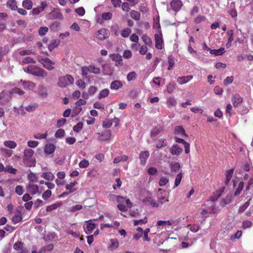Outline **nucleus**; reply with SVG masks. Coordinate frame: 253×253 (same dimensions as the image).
Returning <instances> with one entry per match:
<instances>
[{
	"instance_id": "nucleus-1",
	"label": "nucleus",
	"mask_w": 253,
	"mask_h": 253,
	"mask_svg": "<svg viewBox=\"0 0 253 253\" xmlns=\"http://www.w3.org/2000/svg\"><path fill=\"white\" fill-rule=\"evenodd\" d=\"M26 71L27 73L38 77H44L47 75L46 72L43 69L35 65L28 66Z\"/></svg>"
},
{
	"instance_id": "nucleus-2",
	"label": "nucleus",
	"mask_w": 253,
	"mask_h": 253,
	"mask_svg": "<svg viewBox=\"0 0 253 253\" xmlns=\"http://www.w3.org/2000/svg\"><path fill=\"white\" fill-rule=\"evenodd\" d=\"M74 79L70 75H66L59 78L57 84L58 86L65 88L67 86L72 84L74 83Z\"/></svg>"
},
{
	"instance_id": "nucleus-3",
	"label": "nucleus",
	"mask_w": 253,
	"mask_h": 253,
	"mask_svg": "<svg viewBox=\"0 0 253 253\" xmlns=\"http://www.w3.org/2000/svg\"><path fill=\"white\" fill-rule=\"evenodd\" d=\"M38 61L42 65L43 67L48 70H52L54 68L55 63L47 57H38Z\"/></svg>"
},
{
	"instance_id": "nucleus-4",
	"label": "nucleus",
	"mask_w": 253,
	"mask_h": 253,
	"mask_svg": "<svg viewBox=\"0 0 253 253\" xmlns=\"http://www.w3.org/2000/svg\"><path fill=\"white\" fill-rule=\"evenodd\" d=\"M12 92L3 91L0 93V105H4L9 102L12 98Z\"/></svg>"
},
{
	"instance_id": "nucleus-5",
	"label": "nucleus",
	"mask_w": 253,
	"mask_h": 253,
	"mask_svg": "<svg viewBox=\"0 0 253 253\" xmlns=\"http://www.w3.org/2000/svg\"><path fill=\"white\" fill-rule=\"evenodd\" d=\"M177 242V240L176 238H168L166 240L164 241L165 243L171 244L172 245V247L169 249H161L160 251L162 252H163L164 253H167L169 252H171L172 250L173 249L174 244Z\"/></svg>"
},
{
	"instance_id": "nucleus-6",
	"label": "nucleus",
	"mask_w": 253,
	"mask_h": 253,
	"mask_svg": "<svg viewBox=\"0 0 253 253\" xmlns=\"http://www.w3.org/2000/svg\"><path fill=\"white\" fill-rule=\"evenodd\" d=\"M109 35V32L108 30L105 29H101L98 31L97 38L103 41L105 39L107 38Z\"/></svg>"
},
{
	"instance_id": "nucleus-7",
	"label": "nucleus",
	"mask_w": 253,
	"mask_h": 253,
	"mask_svg": "<svg viewBox=\"0 0 253 253\" xmlns=\"http://www.w3.org/2000/svg\"><path fill=\"white\" fill-rule=\"evenodd\" d=\"M242 101V98L238 94H234L232 97V102L235 107H238Z\"/></svg>"
},
{
	"instance_id": "nucleus-8",
	"label": "nucleus",
	"mask_w": 253,
	"mask_h": 253,
	"mask_svg": "<svg viewBox=\"0 0 253 253\" xmlns=\"http://www.w3.org/2000/svg\"><path fill=\"white\" fill-rule=\"evenodd\" d=\"M27 190L32 195H35L38 192L39 187L38 185L34 184L33 183L29 182V184L27 186Z\"/></svg>"
},
{
	"instance_id": "nucleus-9",
	"label": "nucleus",
	"mask_w": 253,
	"mask_h": 253,
	"mask_svg": "<svg viewBox=\"0 0 253 253\" xmlns=\"http://www.w3.org/2000/svg\"><path fill=\"white\" fill-rule=\"evenodd\" d=\"M170 6L175 11H178L182 5L181 1L180 0H173L171 1Z\"/></svg>"
},
{
	"instance_id": "nucleus-10",
	"label": "nucleus",
	"mask_w": 253,
	"mask_h": 253,
	"mask_svg": "<svg viewBox=\"0 0 253 253\" xmlns=\"http://www.w3.org/2000/svg\"><path fill=\"white\" fill-rule=\"evenodd\" d=\"M155 46L157 49H162L163 47V41L161 36L158 34L155 35Z\"/></svg>"
},
{
	"instance_id": "nucleus-11",
	"label": "nucleus",
	"mask_w": 253,
	"mask_h": 253,
	"mask_svg": "<svg viewBox=\"0 0 253 253\" xmlns=\"http://www.w3.org/2000/svg\"><path fill=\"white\" fill-rule=\"evenodd\" d=\"M110 57L113 60L116 61V66L123 64L122 57L119 54H111Z\"/></svg>"
},
{
	"instance_id": "nucleus-12",
	"label": "nucleus",
	"mask_w": 253,
	"mask_h": 253,
	"mask_svg": "<svg viewBox=\"0 0 253 253\" xmlns=\"http://www.w3.org/2000/svg\"><path fill=\"white\" fill-rule=\"evenodd\" d=\"M174 139L176 142L182 143L184 145L185 152L186 153H188L190 152V145L188 143L185 141L184 139L179 138L177 137H175Z\"/></svg>"
},
{
	"instance_id": "nucleus-13",
	"label": "nucleus",
	"mask_w": 253,
	"mask_h": 253,
	"mask_svg": "<svg viewBox=\"0 0 253 253\" xmlns=\"http://www.w3.org/2000/svg\"><path fill=\"white\" fill-rule=\"evenodd\" d=\"M55 149V145L51 143L47 144L44 146V152L47 154H52L54 152Z\"/></svg>"
},
{
	"instance_id": "nucleus-14",
	"label": "nucleus",
	"mask_w": 253,
	"mask_h": 253,
	"mask_svg": "<svg viewBox=\"0 0 253 253\" xmlns=\"http://www.w3.org/2000/svg\"><path fill=\"white\" fill-rule=\"evenodd\" d=\"M22 83V85L25 88L32 90L35 87V84L31 81H25L21 80L20 81Z\"/></svg>"
},
{
	"instance_id": "nucleus-15",
	"label": "nucleus",
	"mask_w": 253,
	"mask_h": 253,
	"mask_svg": "<svg viewBox=\"0 0 253 253\" xmlns=\"http://www.w3.org/2000/svg\"><path fill=\"white\" fill-rule=\"evenodd\" d=\"M48 18L52 19H62L63 18V16L60 12L56 11H53L48 14Z\"/></svg>"
},
{
	"instance_id": "nucleus-16",
	"label": "nucleus",
	"mask_w": 253,
	"mask_h": 253,
	"mask_svg": "<svg viewBox=\"0 0 253 253\" xmlns=\"http://www.w3.org/2000/svg\"><path fill=\"white\" fill-rule=\"evenodd\" d=\"M193 78L192 76H183L181 77H178L177 80V82L178 84H182L187 83L188 81L191 80Z\"/></svg>"
},
{
	"instance_id": "nucleus-17",
	"label": "nucleus",
	"mask_w": 253,
	"mask_h": 253,
	"mask_svg": "<svg viewBox=\"0 0 253 253\" xmlns=\"http://www.w3.org/2000/svg\"><path fill=\"white\" fill-rule=\"evenodd\" d=\"M170 150L173 155H179L182 151V149L177 144L174 145Z\"/></svg>"
},
{
	"instance_id": "nucleus-18",
	"label": "nucleus",
	"mask_w": 253,
	"mask_h": 253,
	"mask_svg": "<svg viewBox=\"0 0 253 253\" xmlns=\"http://www.w3.org/2000/svg\"><path fill=\"white\" fill-rule=\"evenodd\" d=\"M123 86L122 82L120 81H114L111 84L110 88L112 89H118L121 88Z\"/></svg>"
},
{
	"instance_id": "nucleus-19",
	"label": "nucleus",
	"mask_w": 253,
	"mask_h": 253,
	"mask_svg": "<svg viewBox=\"0 0 253 253\" xmlns=\"http://www.w3.org/2000/svg\"><path fill=\"white\" fill-rule=\"evenodd\" d=\"M225 52L224 47H220L218 49H211L210 50V53L214 55H221Z\"/></svg>"
},
{
	"instance_id": "nucleus-20",
	"label": "nucleus",
	"mask_w": 253,
	"mask_h": 253,
	"mask_svg": "<svg viewBox=\"0 0 253 253\" xmlns=\"http://www.w3.org/2000/svg\"><path fill=\"white\" fill-rule=\"evenodd\" d=\"M234 172V169H231L228 170H227L226 172V179L225 181V184L226 185H228L229 182L231 177H232V175Z\"/></svg>"
},
{
	"instance_id": "nucleus-21",
	"label": "nucleus",
	"mask_w": 253,
	"mask_h": 253,
	"mask_svg": "<svg viewBox=\"0 0 253 253\" xmlns=\"http://www.w3.org/2000/svg\"><path fill=\"white\" fill-rule=\"evenodd\" d=\"M130 17L136 21L139 20L140 19V13L139 12L132 10L130 12Z\"/></svg>"
},
{
	"instance_id": "nucleus-22",
	"label": "nucleus",
	"mask_w": 253,
	"mask_h": 253,
	"mask_svg": "<svg viewBox=\"0 0 253 253\" xmlns=\"http://www.w3.org/2000/svg\"><path fill=\"white\" fill-rule=\"evenodd\" d=\"M23 163L27 167H31L35 166L36 162L35 159H23Z\"/></svg>"
},
{
	"instance_id": "nucleus-23",
	"label": "nucleus",
	"mask_w": 253,
	"mask_h": 253,
	"mask_svg": "<svg viewBox=\"0 0 253 253\" xmlns=\"http://www.w3.org/2000/svg\"><path fill=\"white\" fill-rule=\"evenodd\" d=\"M78 184L76 181H74V182H71L70 184H68L66 185V189L70 191V192H74L77 189L76 188H73V187Z\"/></svg>"
},
{
	"instance_id": "nucleus-24",
	"label": "nucleus",
	"mask_w": 253,
	"mask_h": 253,
	"mask_svg": "<svg viewBox=\"0 0 253 253\" xmlns=\"http://www.w3.org/2000/svg\"><path fill=\"white\" fill-rule=\"evenodd\" d=\"M174 132L175 133H177L180 134H181L182 136H187L186 134L185 133V130L184 128L181 126H176L174 128Z\"/></svg>"
},
{
	"instance_id": "nucleus-25",
	"label": "nucleus",
	"mask_w": 253,
	"mask_h": 253,
	"mask_svg": "<svg viewBox=\"0 0 253 253\" xmlns=\"http://www.w3.org/2000/svg\"><path fill=\"white\" fill-rule=\"evenodd\" d=\"M23 6L28 10L31 9L33 6V2L31 0H24L22 2Z\"/></svg>"
},
{
	"instance_id": "nucleus-26",
	"label": "nucleus",
	"mask_w": 253,
	"mask_h": 253,
	"mask_svg": "<svg viewBox=\"0 0 253 253\" xmlns=\"http://www.w3.org/2000/svg\"><path fill=\"white\" fill-rule=\"evenodd\" d=\"M28 178L29 180V182L34 183V182L38 181V177L32 171L28 175Z\"/></svg>"
},
{
	"instance_id": "nucleus-27",
	"label": "nucleus",
	"mask_w": 253,
	"mask_h": 253,
	"mask_svg": "<svg viewBox=\"0 0 253 253\" xmlns=\"http://www.w3.org/2000/svg\"><path fill=\"white\" fill-rule=\"evenodd\" d=\"M169 166L171 171H177L180 168V164L176 162H171L170 163Z\"/></svg>"
},
{
	"instance_id": "nucleus-28",
	"label": "nucleus",
	"mask_w": 253,
	"mask_h": 253,
	"mask_svg": "<svg viewBox=\"0 0 253 253\" xmlns=\"http://www.w3.org/2000/svg\"><path fill=\"white\" fill-rule=\"evenodd\" d=\"M4 145L10 149H13L16 147L17 144L13 141H5L4 142Z\"/></svg>"
},
{
	"instance_id": "nucleus-29",
	"label": "nucleus",
	"mask_w": 253,
	"mask_h": 253,
	"mask_svg": "<svg viewBox=\"0 0 253 253\" xmlns=\"http://www.w3.org/2000/svg\"><path fill=\"white\" fill-rule=\"evenodd\" d=\"M42 176L45 179L48 180H52L54 178V175L49 172H43L42 173Z\"/></svg>"
},
{
	"instance_id": "nucleus-30",
	"label": "nucleus",
	"mask_w": 253,
	"mask_h": 253,
	"mask_svg": "<svg viewBox=\"0 0 253 253\" xmlns=\"http://www.w3.org/2000/svg\"><path fill=\"white\" fill-rule=\"evenodd\" d=\"M91 220H89L87 221L88 224L87 225L86 228L87 229L88 232L87 234H90L91 231L95 228V224L94 223L91 222Z\"/></svg>"
},
{
	"instance_id": "nucleus-31",
	"label": "nucleus",
	"mask_w": 253,
	"mask_h": 253,
	"mask_svg": "<svg viewBox=\"0 0 253 253\" xmlns=\"http://www.w3.org/2000/svg\"><path fill=\"white\" fill-rule=\"evenodd\" d=\"M38 93L42 97L47 96L46 89L42 85H40L38 89Z\"/></svg>"
},
{
	"instance_id": "nucleus-32",
	"label": "nucleus",
	"mask_w": 253,
	"mask_h": 253,
	"mask_svg": "<svg viewBox=\"0 0 253 253\" xmlns=\"http://www.w3.org/2000/svg\"><path fill=\"white\" fill-rule=\"evenodd\" d=\"M7 5L12 10H15L17 8L16 1L15 0H9L7 2Z\"/></svg>"
},
{
	"instance_id": "nucleus-33",
	"label": "nucleus",
	"mask_w": 253,
	"mask_h": 253,
	"mask_svg": "<svg viewBox=\"0 0 253 253\" xmlns=\"http://www.w3.org/2000/svg\"><path fill=\"white\" fill-rule=\"evenodd\" d=\"M142 40L145 42V44L149 46H151L152 44V42L151 39L146 35H144L141 37Z\"/></svg>"
},
{
	"instance_id": "nucleus-34",
	"label": "nucleus",
	"mask_w": 253,
	"mask_h": 253,
	"mask_svg": "<svg viewBox=\"0 0 253 253\" xmlns=\"http://www.w3.org/2000/svg\"><path fill=\"white\" fill-rule=\"evenodd\" d=\"M22 219V217L20 212H17L15 214L14 216L12 217V220L14 223L19 222Z\"/></svg>"
},
{
	"instance_id": "nucleus-35",
	"label": "nucleus",
	"mask_w": 253,
	"mask_h": 253,
	"mask_svg": "<svg viewBox=\"0 0 253 253\" xmlns=\"http://www.w3.org/2000/svg\"><path fill=\"white\" fill-rule=\"evenodd\" d=\"M109 93V90L108 89H104L102 90L98 95V98L99 99L106 97L108 95Z\"/></svg>"
},
{
	"instance_id": "nucleus-36",
	"label": "nucleus",
	"mask_w": 253,
	"mask_h": 253,
	"mask_svg": "<svg viewBox=\"0 0 253 253\" xmlns=\"http://www.w3.org/2000/svg\"><path fill=\"white\" fill-rule=\"evenodd\" d=\"M34 151L31 149H27L24 151V156L26 158H31L33 154Z\"/></svg>"
},
{
	"instance_id": "nucleus-37",
	"label": "nucleus",
	"mask_w": 253,
	"mask_h": 253,
	"mask_svg": "<svg viewBox=\"0 0 253 253\" xmlns=\"http://www.w3.org/2000/svg\"><path fill=\"white\" fill-rule=\"evenodd\" d=\"M89 67V71L91 73H94L95 74H99L100 73V69L98 68H96L93 65H90Z\"/></svg>"
},
{
	"instance_id": "nucleus-38",
	"label": "nucleus",
	"mask_w": 253,
	"mask_h": 253,
	"mask_svg": "<svg viewBox=\"0 0 253 253\" xmlns=\"http://www.w3.org/2000/svg\"><path fill=\"white\" fill-rule=\"evenodd\" d=\"M182 176H183V175L181 172H180L179 173H178L177 175L175 180L174 186V188L177 187L179 185V184L181 182V180L182 179Z\"/></svg>"
},
{
	"instance_id": "nucleus-39",
	"label": "nucleus",
	"mask_w": 253,
	"mask_h": 253,
	"mask_svg": "<svg viewBox=\"0 0 253 253\" xmlns=\"http://www.w3.org/2000/svg\"><path fill=\"white\" fill-rule=\"evenodd\" d=\"M38 105L37 104H32L29 105L25 107V110L29 112H33L37 108Z\"/></svg>"
},
{
	"instance_id": "nucleus-40",
	"label": "nucleus",
	"mask_w": 253,
	"mask_h": 253,
	"mask_svg": "<svg viewBox=\"0 0 253 253\" xmlns=\"http://www.w3.org/2000/svg\"><path fill=\"white\" fill-rule=\"evenodd\" d=\"M167 145V143L166 141V140L165 139H161L159 140L157 145L156 147L158 148H161L162 147L165 146Z\"/></svg>"
},
{
	"instance_id": "nucleus-41",
	"label": "nucleus",
	"mask_w": 253,
	"mask_h": 253,
	"mask_svg": "<svg viewBox=\"0 0 253 253\" xmlns=\"http://www.w3.org/2000/svg\"><path fill=\"white\" fill-rule=\"evenodd\" d=\"M243 186H244V182H242V181H241L239 185H238V186L236 189V190L235 191V193H234V196H237L239 194H240L243 188Z\"/></svg>"
},
{
	"instance_id": "nucleus-42",
	"label": "nucleus",
	"mask_w": 253,
	"mask_h": 253,
	"mask_svg": "<svg viewBox=\"0 0 253 253\" xmlns=\"http://www.w3.org/2000/svg\"><path fill=\"white\" fill-rule=\"evenodd\" d=\"M175 84L174 82L169 83L167 85V91L169 93H171L175 87Z\"/></svg>"
},
{
	"instance_id": "nucleus-43",
	"label": "nucleus",
	"mask_w": 253,
	"mask_h": 253,
	"mask_svg": "<svg viewBox=\"0 0 253 253\" xmlns=\"http://www.w3.org/2000/svg\"><path fill=\"white\" fill-rule=\"evenodd\" d=\"M147 222V218L146 217H145L143 219H139V220H134V226H137L139 224H146Z\"/></svg>"
},
{
	"instance_id": "nucleus-44",
	"label": "nucleus",
	"mask_w": 253,
	"mask_h": 253,
	"mask_svg": "<svg viewBox=\"0 0 253 253\" xmlns=\"http://www.w3.org/2000/svg\"><path fill=\"white\" fill-rule=\"evenodd\" d=\"M250 202L249 201L246 202L242 207H240L238 210L239 213H242L244 212L249 206Z\"/></svg>"
},
{
	"instance_id": "nucleus-45",
	"label": "nucleus",
	"mask_w": 253,
	"mask_h": 253,
	"mask_svg": "<svg viewBox=\"0 0 253 253\" xmlns=\"http://www.w3.org/2000/svg\"><path fill=\"white\" fill-rule=\"evenodd\" d=\"M1 152L5 157H10L12 156V151L11 150L3 148L1 149Z\"/></svg>"
},
{
	"instance_id": "nucleus-46",
	"label": "nucleus",
	"mask_w": 253,
	"mask_h": 253,
	"mask_svg": "<svg viewBox=\"0 0 253 253\" xmlns=\"http://www.w3.org/2000/svg\"><path fill=\"white\" fill-rule=\"evenodd\" d=\"M64 135L65 131L62 129H59L56 131L55 134V136L56 138H60L63 137Z\"/></svg>"
},
{
	"instance_id": "nucleus-47",
	"label": "nucleus",
	"mask_w": 253,
	"mask_h": 253,
	"mask_svg": "<svg viewBox=\"0 0 253 253\" xmlns=\"http://www.w3.org/2000/svg\"><path fill=\"white\" fill-rule=\"evenodd\" d=\"M136 77V74L135 72H131L129 73L127 75V80L128 81H132L135 79Z\"/></svg>"
},
{
	"instance_id": "nucleus-48",
	"label": "nucleus",
	"mask_w": 253,
	"mask_h": 253,
	"mask_svg": "<svg viewBox=\"0 0 253 253\" xmlns=\"http://www.w3.org/2000/svg\"><path fill=\"white\" fill-rule=\"evenodd\" d=\"M130 33H131V30L129 28H126L122 32L121 36L123 38H127L129 36Z\"/></svg>"
},
{
	"instance_id": "nucleus-49",
	"label": "nucleus",
	"mask_w": 253,
	"mask_h": 253,
	"mask_svg": "<svg viewBox=\"0 0 253 253\" xmlns=\"http://www.w3.org/2000/svg\"><path fill=\"white\" fill-rule=\"evenodd\" d=\"M23 248V243L21 242H16L13 245V248L16 250H20Z\"/></svg>"
},
{
	"instance_id": "nucleus-50",
	"label": "nucleus",
	"mask_w": 253,
	"mask_h": 253,
	"mask_svg": "<svg viewBox=\"0 0 253 253\" xmlns=\"http://www.w3.org/2000/svg\"><path fill=\"white\" fill-rule=\"evenodd\" d=\"M162 129L161 127H155L151 131V135L152 137H155L157 136L161 131Z\"/></svg>"
},
{
	"instance_id": "nucleus-51",
	"label": "nucleus",
	"mask_w": 253,
	"mask_h": 253,
	"mask_svg": "<svg viewBox=\"0 0 253 253\" xmlns=\"http://www.w3.org/2000/svg\"><path fill=\"white\" fill-rule=\"evenodd\" d=\"M83 124L82 123L80 122L76 126H74L73 130L74 131L79 132L83 128Z\"/></svg>"
},
{
	"instance_id": "nucleus-52",
	"label": "nucleus",
	"mask_w": 253,
	"mask_h": 253,
	"mask_svg": "<svg viewBox=\"0 0 253 253\" xmlns=\"http://www.w3.org/2000/svg\"><path fill=\"white\" fill-rule=\"evenodd\" d=\"M242 235V231L240 230H238L236 233L232 236H231L230 239L232 241H234L235 239H238Z\"/></svg>"
},
{
	"instance_id": "nucleus-53",
	"label": "nucleus",
	"mask_w": 253,
	"mask_h": 253,
	"mask_svg": "<svg viewBox=\"0 0 253 253\" xmlns=\"http://www.w3.org/2000/svg\"><path fill=\"white\" fill-rule=\"evenodd\" d=\"M48 29L46 27H41L39 30V34L41 36H44L48 31Z\"/></svg>"
},
{
	"instance_id": "nucleus-54",
	"label": "nucleus",
	"mask_w": 253,
	"mask_h": 253,
	"mask_svg": "<svg viewBox=\"0 0 253 253\" xmlns=\"http://www.w3.org/2000/svg\"><path fill=\"white\" fill-rule=\"evenodd\" d=\"M112 16V14L111 12L103 13L102 15V18L103 20H110Z\"/></svg>"
},
{
	"instance_id": "nucleus-55",
	"label": "nucleus",
	"mask_w": 253,
	"mask_h": 253,
	"mask_svg": "<svg viewBox=\"0 0 253 253\" xmlns=\"http://www.w3.org/2000/svg\"><path fill=\"white\" fill-rule=\"evenodd\" d=\"M168 63L169 64V66L168 68V69L169 70H171V69L172 68V67H173V66L174 65V63H175L173 58H172V57L169 56L168 57Z\"/></svg>"
},
{
	"instance_id": "nucleus-56",
	"label": "nucleus",
	"mask_w": 253,
	"mask_h": 253,
	"mask_svg": "<svg viewBox=\"0 0 253 253\" xmlns=\"http://www.w3.org/2000/svg\"><path fill=\"white\" fill-rule=\"evenodd\" d=\"M89 165V162L85 159H83L79 163V166L81 168H86Z\"/></svg>"
},
{
	"instance_id": "nucleus-57",
	"label": "nucleus",
	"mask_w": 253,
	"mask_h": 253,
	"mask_svg": "<svg viewBox=\"0 0 253 253\" xmlns=\"http://www.w3.org/2000/svg\"><path fill=\"white\" fill-rule=\"evenodd\" d=\"M47 135V133H38L34 135V137L36 139H43V138H46V136Z\"/></svg>"
},
{
	"instance_id": "nucleus-58",
	"label": "nucleus",
	"mask_w": 253,
	"mask_h": 253,
	"mask_svg": "<svg viewBox=\"0 0 253 253\" xmlns=\"http://www.w3.org/2000/svg\"><path fill=\"white\" fill-rule=\"evenodd\" d=\"M150 230L149 228H147L144 231H143V234L144 235V241H149L150 240V238L148 236V233L150 232Z\"/></svg>"
},
{
	"instance_id": "nucleus-59",
	"label": "nucleus",
	"mask_w": 253,
	"mask_h": 253,
	"mask_svg": "<svg viewBox=\"0 0 253 253\" xmlns=\"http://www.w3.org/2000/svg\"><path fill=\"white\" fill-rule=\"evenodd\" d=\"M176 101L173 98H169L167 101V104L169 106H174L176 105Z\"/></svg>"
},
{
	"instance_id": "nucleus-60",
	"label": "nucleus",
	"mask_w": 253,
	"mask_h": 253,
	"mask_svg": "<svg viewBox=\"0 0 253 253\" xmlns=\"http://www.w3.org/2000/svg\"><path fill=\"white\" fill-rule=\"evenodd\" d=\"M51 195V191L50 190L45 191L42 195V197L44 200H46Z\"/></svg>"
},
{
	"instance_id": "nucleus-61",
	"label": "nucleus",
	"mask_w": 253,
	"mask_h": 253,
	"mask_svg": "<svg viewBox=\"0 0 253 253\" xmlns=\"http://www.w3.org/2000/svg\"><path fill=\"white\" fill-rule=\"evenodd\" d=\"M15 192L18 195H21L24 192L22 186L20 185H17L15 187Z\"/></svg>"
},
{
	"instance_id": "nucleus-62",
	"label": "nucleus",
	"mask_w": 253,
	"mask_h": 253,
	"mask_svg": "<svg viewBox=\"0 0 253 253\" xmlns=\"http://www.w3.org/2000/svg\"><path fill=\"white\" fill-rule=\"evenodd\" d=\"M22 62L24 64H28V63H36L35 61H34L33 58H32L30 57H25L23 59Z\"/></svg>"
},
{
	"instance_id": "nucleus-63",
	"label": "nucleus",
	"mask_w": 253,
	"mask_h": 253,
	"mask_svg": "<svg viewBox=\"0 0 253 253\" xmlns=\"http://www.w3.org/2000/svg\"><path fill=\"white\" fill-rule=\"evenodd\" d=\"M169 181V179L167 178L166 177H163L161 178L160 181H159V185L160 186H165L167 184V183Z\"/></svg>"
},
{
	"instance_id": "nucleus-64",
	"label": "nucleus",
	"mask_w": 253,
	"mask_h": 253,
	"mask_svg": "<svg viewBox=\"0 0 253 253\" xmlns=\"http://www.w3.org/2000/svg\"><path fill=\"white\" fill-rule=\"evenodd\" d=\"M39 144V142L37 141H29L28 146L30 148H35Z\"/></svg>"
}]
</instances>
